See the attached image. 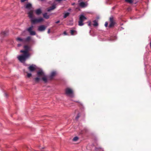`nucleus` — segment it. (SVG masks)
Instances as JSON below:
<instances>
[{
	"label": "nucleus",
	"instance_id": "obj_1",
	"mask_svg": "<svg viewBox=\"0 0 151 151\" xmlns=\"http://www.w3.org/2000/svg\"><path fill=\"white\" fill-rule=\"evenodd\" d=\"M24 47V50H21L20 51L21 52L23 53V55L19 56L18 57L19 60L21 62L25 60L26 58H28L30 55L28 52L30 50L29 46L27 45H25Z\"/></svg>",
	"mask_w": 151,
	"mask_h": 151
},
{
	"label": "nucleus",
	"instance_id": "obj_2",
	"mask_svg": "<svg viewBox=\"0 0 151 151\" xmlns=\"http://www.w3.org/2000/svg\"><path fill=\"white\" fill-rule=\"evenodd\" d=\"M37 77L34 79L36 83H38L41 80H42L45 83L47 81V76L45 74L43 71L42 70H39L37 72Z\"/></svg>",
	"mask_w": 151,
	"mask_h": 151
},
{
	"label": "nucleus",
	"instance_id": "obj_3",
	"mask_svg": "<svg viewBox=\"0 0 151 151\" xmlns=\"http://www.w3.org/2000/svg\"><path fill=\"white\" fill-rule=\"evenodd\" d=\"M65 94L69 95L70 97H73L74 96L73 91L71 88H67L65 89Z\"/></svg>",
	"mask_w": 151,
	"mask_h": 151
},
{
	"label": "nucleus",
	"instance_id": "obj_4",
	"mask_svg": "<svg viewBox=\"0 0 151 151\" xmlns=\"http://www.w3.org/2000/svg\"><path fill=\"white\" fill-rule=\"evenodd\" d=\"M86 19V18L83 15H80L79 21L78 22V25L80 26H82L83 25V22Z\"/></svg>",
	"mask_w": 151,
	"mask_h": 151
},
{
	"label": "nucleus",
	"instance_id": "obj_5",
	"mask_svg": "<svg viewBox=\"0 0 151 151\" xmlns=\"http://www.w3.org/2000/svg\"><path fill=\"white\" fill-rule=\"evenodd\" d=\"M43 21V19L42 18L38 19L35 18L31 19V23L32 24H35L37 23Z\"/></svg>",
	"mask_w": 151,
	"mask_h": 151
},
{
	"label": "nucleus",
	"instance_id": "obj_6",
	"mask_svg": "<svg viewBox=\"0 0 151 151\" xmlns=\"http://www.w3.org/2000/svg\"><path fill=\"white\" fill-rule=\"evenodd\" d=\"M109 20L110 23L108 27L109 28H111L114 27L115 22L113 17H110Z\"/></svg>",
	"mask_w": 151,
	"mask_h": 151
},
{
	"label": "nucleus",
	"instance_id": "obj_7",
	"mask_svg": "<svg viewBox=\"0 0 151 151\" xmlns=\"http://www.w3.org/2000/svg\"><path fill=\"white\" fill-rule=\"evenodd\" d=\"M33 12L34 11L33 10H31L27 13L29 17L31 19L33 18L34 17Z\"/></svg>",
	"mask_w": 151,
	"mask_h": 151
},
{
	"label": "nucleus",
	"instance_id": "obj_8",
	"mask_svg": "<svg viewBox=\"0 0 151 151\" xmlns=\"http://www.w3.org/2000/svg\"><path fill=\"white\" fill-rule=\"evenodd\" d=\"M56 74V73L55 71H52V72L49 76V78L50 80H52L53 77L55 76Z\"/></svg>",
	"mask_w": 151,
	"mask_h": 151
},
{
	"label": "nucleus",
	"instance_id": "obj_9",
	"mask_svg": "<svg viewBox=\"0 0 151 151\" xmlns=\"http://www.w3.org/2000/svg\"><path fill=\"white\" fill-rule=\"evenodd\" d=\"M46 28V27H45L44 25H42L38 27V29L39 31H43Z\"/></svg>",
	"mask_w": 151,
	"mask_h": 151
},
{
	"label": "nucleus",
	"instance_id": "obj_10",
	"mask_svg": "<svg viewBox=\"0 0 151 151\" xmlns=\"http://www.w3.org/2000/svg\"><path fill=\"white\" fill-rule=\"evenodd\" d=\"M28 69L31 72L34 71L35 70V68L34 66L33 65H32L29 66L28 68Z\"/></svg>",
	"mask_w": 151,
	"mask_h": 151
},
{
	"label": "nucleus",
	"instance_id": "obj_11",
	"mask_svg": "<svg viewBox=\"0 0 151 151\" xmlns=\"http://www.w3.org/2000/svg\"><path fill=\"white\" fill-rule=\"evenodd\" d=\"M31 40V37L28 36L26 38H24V43L29 42Z\"/></svg>",
	"mask_w": 151,
	"mask_h": 151
},
{
	"label": "nucleus",
	"instance_id": "obj_12",
	"mask_svg": "<svg viewBox=\"0 0 151 151\" xmlns=\"http://www.w3.org/2000/svg\"><path fill=\"white\" fill-rule=\"evenodd\" d=\"M56 8L55 5V4H53L49 8H48L47 11L48 12L50 11L51 10H52Z\"/></svg>",
	"mask_w": 151,
	"mask_h": 151
},
{
	"label": "nucleus",
	"instance_id": "obj_13",
	"mask_svg": "<svg viewBox=\"0 0 151 151\" xmlns=\"http://www.w3.org/2000/svg\"><path fill=\"white\" fill-rule=\"evenodd\" d=\"M32 5L30 3H28V4H27L25 6V8L26 9H31V8H32Z\"/></svg>",
	"mask_w": 151,
	"mask_h": 151
},
{
	"label": "nucleus",
	"instance_id": "obj_14",
	"mask_svg": "<svg viewBox=\"0 0 151 151\" xmlns=\"http://www.w3.org/2000/svg\"><path fill=\"white\" fill-rule=\"evenodd\" d=\"M8 32L7 31L2 32L1 33V35L3 37L6 36L8 35Z\"/></svg>",
	"mask_w": 151,
	"mask_h": 151
},
{
	"label": "nucleus",
	"instance_id": "obj_15",
	"mask_svg": "<svg viewBox=\"0 0 151 151\" xmlns=\"http://www.w3.org/2000/svg\"><path fill=\"white\" fill-rule=\"evenodd\" d=\"M35 12L38 15L41 14L42 12L40 9H38L35 10Z\"/></svg>",
	"mask_w": 151,
	"mask_h": 151
},
{
	"label": "nucleus",
	"instance_id": "obj_16",
	"mask_svg": "<svg viewBox=\"0 0 151 151\" xmlns=\"http://www.w3.org/2000/svg\"><path fill=\"white\" fill-rule=\"evenodd\" d=\"M43 17L46 19H48L49 18L50 16L47 14V13H45L43 14Z\"/></svg>",
	"mask_w": 151,
	"mask_h": 151
},
{
	"label": "nucleus",
	"instance_id": "obj_17",
	"mask_svg": "<svg viewBox=\"0 0 151 151\" xmlns=\"http://www.w3.org/2000/svg\"><path fill=\"white\" fill-rule=\"evenodd\" d=\"M16 40L18 41L24 43V38L22 39L20 37H18L16 39Z\"/></svg>",
	"mask_w": 151,
	"mask_h": 151
},
{
	"label": "nucleus",
	"instance_id": "obj_18",
	"mask_svg": "<svg viewBox=\"0 0 151 151\" xmlns=\"http://www.w3.org/2000/svg\"><path fill=\"white\" fill-rule=\"evenodd\" d=\"M95 150L96 151H104L103 149L100 147L95 148Z\"/></svg>",
	"mask_w": 151,
	"mask_h": 151
},
{
	"label": "nucleus",
	"instance_id": "obj_19",
	"mask_svg": "<svg viewBox=\"0 0 151 151\" xmlns=\"http://www.w3.org/2000/svg\"><path fill=\"white\" fill-rule=\"evenodd\" d=\"M80 6L82 7H85L86 6L85 3L83 2H81L80 3Z\"/></svg>",
	"mask_w": 151,
	"mask_h": 151
},
{
	"label": "nucleus",
	"instance_id": "obj_20",
	"mask_svg": "<svg viewBox=\"0 0 151 151\" xmlns=\"http://www.w3.org/2000/svg\"><path fill=\"white\" fill-rule=\"evenodd\" d=\"M125 1L130 4H132L133 3L134 0H124Z\"/></svg>",
	"mask_w": 151,
	"mask_h": 151
},
{
	"label": "nucleus",
	"instance_id": "obj_21",
	"mask_svg": "<svg viewBox=\"0 0 151 151\" xmlns=\"http://www.w3.org/2000/svg\"><path fill=\"white\" fill-rule=\"evenodd\" d=\"M93 25L94 27H96L98 26V24L96 20H94L93 21Z\"/></svg>",
	"mask_w": 151,
	"mask_h": 151
},
{
	"label": "nucleus",
	"instance_id": "obj_22",
	"mask_svg": "<svg viewBox=\"0 0 151 151\" xmlns=\"http://www.w3.org/2000/svg\"><path fill=\"white\" fill-rule=\"evenodd\" d=\"M70 14V13L68 12H67L64 14V15L63 16V18H65L68 16H69Z\"/></svg>",
	"mask_w": 151,
	"mask_h": 151
},
{
	"label": "nucleus",
	"instance_id": "obj_23",
	"mask_svg": "<svg viewBox=\"0 0 151 151\" xmlns=\"http://www.w3.org/2000/svg\"><path fill=\"white\" fill-rule=\"evenodd\" d=\"M33 26H32L29 28H28L27 29V31L29 32H30L32 31V30L33 29Z\"/></svg>",
	"mask_w": 151,
	"mask_h": 151
},
{
	"label": "nucleus",
	"instance_id": "obj_24",
	"mask_svg": "<svg viewBox=\"0 0 151 151\" xmlns=\"http://www.w3.org/2000/svg\"><path fill=\"white\" fill-rule=\"evenodd\" d=\"M29 33H30V34L31 35H36L35 32L34 31H32Z\"/></svg>",
	"mask_w": 151,
	"mask_h": 151
},
{
	"label": "nucleus",
	"instance_id": "obj_25",
	"mask_svg": "<svg viewBox=\"0 0 151 151\" xmlns=\"http://www.w3.org/2000/svg\"><path fill=\"white\" fill-rule=\"evenodd\" d=\"M78 137H74L73 139V140L74 141H76L78 140Z\"/></svg>",
	"mask_w": 151,
	"mask_h": 151
},
{
	"label": "nucleus",
	"instance_id": "obj_26",
	"mask_svg": "<svg viewBox=\"0 0 151 151\" xmlns=\"http://www.w3.org/2000/svg\"><path fill=\"white\" fill-rule=\"evenodd\" d=\"M76 32L75 30H70V33L71 35H74V33Z\"/></svg>",
	"mask_w": 151,
	"mask_h": 151
},
{
	"label": "nucleus",
	"instance_id": "obj_27",
	"mask_svg": "<svg viewBox=\"0 0 151 151\" xmlns=\"http://www.w3.org/2000/svg\"><path fill=\"white\" fill-rule=\"evenodd\" d=\"M27 77L28 78H29L32 76V74L31 73H28L27 72Z\"/></svg>",
	"mask_w": 151,
	"mask_h": 151
},
{
	"label": "nucleus",
	"instance_id": "obj_28",
	"mask_svg": "<svg viewBox=\"0 0 151 151\" xmlns=\"http://www.w3.org/2000/svg\"><path fill=\"white\" fill-rule=\"evenodd\" d=\"M80 116H81L80 114V113H78V114L76 118V119L77 120L79 118V117H80Z\"/></svg>",
	"mask_w": 151,
	"mask_h": 151
},
{
	"label": "nucleus",
	"instance_id": "obj_29",
	"mask_svg": "<svg viewBox=\"0 0 151 151\" xmlns=\"http://www.w3.org/2000/svg\"><path fill=\"white\" fill-rule=\"evenodd\" d=\"M108 25V23L107 22H106L105 24V27H107Z\"/></svg>",
	"mask_w": 151,
	"mask_h": 151
},
{
	"label": "nucleus",
	"instance_id": "obj_30",
	"mask_svg": "<svg viewBox=\"0 0 151 151\" xmlns=\"http://www.w3.org/2000/svg\"><path fill=\"white\" fill-rule=\"evenodd\" d=\"M26 1V0H21V1L22 2H24Z\"/></svg>",
	"mask_w": 151,
	"mask_h": 151
},
{
	"label": "nucleus",
	"instance_id": "obj_31",
	"mask_svg": "<svg viewBox=\"0 0 151 151\" xmlns=\"http://www.w3.org/2000/svg\"><path fill=\"white\" fill-rule=\"evenodd\" d=\"M63 34L65 35H67L66 32L65 31L64 32Z\"/></svg>",
	"mask_w": 151,
	"mask_h": 151
},
{
	"label": "nucleus",
	"instance_id": "obj_32",
	"mask_svg": "<svg viewBox=\"0 0 151 151\" xmlns=\"http://www.w3.org/2000/svg\"><path fill=\"white\" fill-rule=\"evenodd\" d=\"M50 29H48V31H47V33H50Z\"/></svg>",
	"mask_w": 151,
	"mask_h": 151
},
{
	"label": "nucleus",
	"instance_id": "obj_33",
	"mask_svg": "<svg viewBox=\"0 0 151 151\" xmlns=\"http://www.w3.org/2000/svg\"><path fill=\"white\" fill-rule=\"evenodd\" d=\"M60 22V21L59 20H58V21H57V22H55V23H56V24H58V23H59V22Z\"/></svg>",
	"mask_w": 151,
	"mask_h": 151
},
{
	"label": "nucleus",
	"instance_id": "obj_34",
	"mask_svg": "<svg viewBox=\"0 0 151 151\" xmlns=\"http://www.w3.org/2000/svg\"><path fill=\"white\" fill-rule=\"evenodd\" d=\"M17 46L18 47H19L21 46V44H18Z\"/></svg>",
	"mask_w": 151,
	"mask_h": 151
},
{
	"label": "nucleus",
	"instance_id": "obj_35",
	"mask_svg": "<svg viewBox=\"0 0 151 151\" xmlns=\"http://www.w3.org/2000/svg\"><path fill=\"white\" fill-rule=\"evenodd\" d=\"M44 148H45V147H44L42 148H40V149H41V151H43V149Z\"/></svg>",
	"mask_w": 151,
	"mask_h": 151
},
{
	"label": "nucleus",
	"instance_id": "obj_36",
	"mask_svg": "<svg viewBox=\"0 0 151 151\" xmlns=\"http://www.w3.org/2000/svg\"><path fill=\"white\" fill-rule=\"evenodd\" d=\"M62 0H55V1H61Z\"/></svg>",
	"mask_w": 151,
	"mask_h": 151
},
{
	"label": "nucleus",
	"instance_id": "obj_37",
	"mask_svg": "<svg viewBox=\"0 0 151 151\" xmlns=\"http://www.w3.org/2000/svg\"><path fill=\"white\" fill-rule=\"evenodd\" d=\"M70 9H68V10H69V11H70Z\"/></svg>",
	"mask_w": 151,
	"mask_h": 151
},
{
	"label": "nucleus",
	"instance_id": "obj_38",
	"mask_svg": "<svg viewBox=\"0 0 151 151\" xmlns=\"http://www.w3.org/2000/svg\"><path fill=\"white\" fill-rule=\"evenodd\" d=\"M88 25H89V26H90V23H89V24H88Z\"/></svg>",
	"mask_w": 151,
	"mask_h": 151
},
{
	"label": "nucleus",
	"instance_id": "obj_39",
	"mask_svg": "<svg viewBox=\"0 0 151 151\" xmlns=\"http://www.w3.org/2000/svg\"><path fill=\"white\" fill-rule=\"evenodd\" d=\"M5 95H6V96H7V94H5Z\"/></svg>",
	"mask_w": 151,
	"mask_h": 151
},
{
	"label": "nucleus",
	"instance_id": "obj_40",
	"mask_svg": "<svg viewBox=\"0 0 151 151\" xmlns=\"http://www.w3.org/2000/svg\"><path fill=\"white\" fill-rule=\"evenodd\" d=\"M41 1H43V0H40Z\"/></svg>",
	"mask_w": 151,
	"mask_h": 151
}]
</instances>
